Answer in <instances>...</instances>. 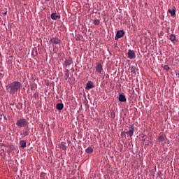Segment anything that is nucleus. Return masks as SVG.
<instances>
[{
    "label": "nucleus",
    "mask_w": 179,
    "mask_h": 179,
    "mask_svg": "<svg viewBox=\"0 0 179 179\" xmlns=\"http://www.w3.org/2000/svg\"><path fill=\"white\" fill-rule=\"evenodd\" d=\"M20 87H22L20 82L14 81L6 86V90L10 93V94H15L17 93V92H20Z\"/></svg>",
    "instance_id": "f257e3e1"
},
{
    "label": "nucleus",
    "mask_w": 179,
    "mask_h": 179,
    "mask_svg": "<svg viewBox=\"0 0 179 179\" xmlns=\"http://www.w3.org/2000/svg\"><path fill=\"white\" fill-rule=\"evenodd\" d=\"M27 120L24 118H20L16 122L17 127H19V128H24L27 125Z\"/></svg>",
    "instance_id": "f03ea898"
},
{
    "label": "nucleus",
    "mask_w": 179,
    "mask_h": 179,
    "mask_svg": "<svg viewBox=\"0 0 179 179\" xmlns=\"http://www.w3.org/2000/svg\"><path fill=\"white\" fill-rule=\"evenodd\" d=\"M49 43L52 44V45H53V47H55V45H57L58 44H61V40H59V38H52L49 41Z\"/></svg>",
    "instance_id": "7ed1b4c3"
},
{
    "label": "nucleus",
    "mask_w": 179,
    "mask_h": 179,
    "mask_svg": "<svg viewBox=\"0 0 179 179\" xmlns=\"http://www.w3.org/2000/svg\"><path fill=\"white\" fill-rule=\"evenodd\" d=\"M96 72L100 75H104V71L103 70V65H101V63L96 64Z\"/></svg>",
    "instance_id": "20e7f679"
},
{
    "label": "nucleus",
    "mask_w": 179,
    "mask_h": 179,
    "mask_svg": "<svg viewBox=\"0 0 179 179\" xmlns=\"http://www.w3.org/2000/svg\"><path fill=\"white\" fill-rule=\"evenodd\" d=\"M127 57L129 59H135V58H136V55H135V51L129 50L127 52Z\"/></svg>",
    "instance_id": "39448f33"
},
{
    "label": "nucleus",
    "mask_w": 179,
    "mask_h": 179,
    "mask_svg": "<svg viewBox=\"0 0 179 179\" xmlns=\"http://www.w3.org/2000/svg\"><path fill=\"white\" fill-rule=\"evenodd\" d=\"M125 33L124 32L123 30H119L116 32V36L115 37V40H118L119 38H121L124 37V35Z\"/></svg>",
    "instance_id": "423d86ee"
},
{
    "label": "nucleus",
    "mask_w": 179,
    "mask_h": 179,
    "mask_svg": "<svg viewBox=\"0 0 179 179\" xmlns=\"http://www.w3.org/2000/svg\"><path fill=\"white\" fill-rule=\"evenodd\" d=\"M72 64H73V61H72V59L70 58L64 61V65L65 68H69V66Z\"/></svg>",
    "instance_id": "0eeeda50"
},
{
    "label": "nucleus",
    "mask_w": 179,
    "mask_h": 179,
    "mask_svg": "<svg viewBox=\"0 0 179 179\" xmlns=\"http://www.w3.org/2000/svg\"><path fill=\"white\" fill-rule=\"evenodd\" d=\"M93 87H94V83H93V82H92V81H89L86 84L85 90H90V89H93Z\"/></svg>",
    "instance_id": "6e6552de"
},
{
    "label": "nucleus",
    "mask_w": 179,
    "mask_h": 179,
    "mask_svg": "<svg viewBox=\"0 0 179 179\" xmlns=\"http://www.w3.org/2000/svg\"><path fill=\"white\" fill-rule=\"evenodd\" d=\"M134 131H135V128L131 127L129 128V131H126V134L129 135V136H132L134 135Z\"/></svg>",
    "instance_id": "1a4fd4ad"
},
{
    "label": "nucleus",
    "mask_w": 179,
    "mask_h": 179,
    "mask_svg": "<svg viewBox=\"0 0 179 179\" xmlns=\"http://www.w3.org/2000/svg\"><path fill=\"white\" fill-rule=\"evenodd\" d=\"M119 101H121L122 103L127 101V98L125 97V95H119Z\"/></svg>",
    "instance_id": "9d476101"
},
{
    "label": "nucleus",
    "mask_w": 179,
    "mask_h": 179,
    "mask_svg": "<svg viewBox=\"0 0 179 179\" xmlns=\"http://www.w3.org/2000/svg\"><path fill=\"white\" fill-rule=\"evenodd\" d=\"M169 13H171V16H174L176 15V7L173 6L171 9L168 10Z\"/></svg>",
    "instance_id": "9b49d317"
},
{
    "label": "nucleus",
    "mask_w": 179,
    "mask_h": 179,
    "mask_svg": "<svg viewBox=\"0 0 179 179\" xmlns=\"http://www.w3.org/2000/svg\"><path fill=\"white\" fill-rule=\"evenodd\" d=\"M57 110H61L64 109V103H57L56 106Z\"/></svg>",
    "instance_id": "f8f14e48"
},
{
    "label": "nucleus",
    "mask_w": 179,
    "mask_h": 179,
    "mask_svg": "<svg viewBox=\"0 0 179 179\" xmlns=\"http://www.w3.org/2000/svg\"><path fill=\"white\" fill-rule=\"evenodd\" d=\"M158 141H159V142H165V143H166V138L163 135H160L158 137Z\"/></svg>",
    "instance_id": "ddd939ff"
},
{
    "label": "nucleus",
    "mask_w": 179,
    "mask_h": 179,
    "mask_svg": "<svg viewBox=\"0 0 179 179\" xmlns=\"http://www.w3.org/2000/svg\"><path fill=\"white\" fill-rule=\"evenodd\" d=\"M59 19V16H58V15H57V13H52L51 14V19H52V20H57V19Z\"/></svg>",
    "instance_id": "4468645a"
},
{
    "label": "nucleus",
    "mask_w": 179,
    "mask_h": 179,
    "mask_svg": "<svg viewBox=\"0 0 179 179\" xmlns=\"http://www.w3.org/2000/svg\"><path fill=\"white\" fill-rule=\"evenodd\" d=\"M60 149L62 150H66V143H61Z\"/></svg>",
    "instance_id": "2eb2a0df"
},
{
    "label": "nucleus",
    "mask_w": 179,
    "mask_h": 179,
    "mask_svg": "<svg viewBox=\"0 0 179 179\" xmlns=\"http://www.w3.org/2000/svg\"><path fill=\"white\" fill-rule=\"evenodd\" d=\"M86 153H88L89 155H90V153H93V148L92 147H88L86 150H85Z\"/></svg>",
    "instance_id": "dca6fc26"
},
{
    "label": "nucleus",
    "mask_w": 179,
    "mask_h": 179,
    "mask_svg": "<svg viewBox=\"0 0 179 179\" xmlns=\"http://www.w3.org/2000/svg\"><path fill=\"white\" fill-rule=\"evenodd\" d=\"M20 147L24 149V148H26V141L22 140L21 141H20Z\"/></svg>",
    "instance_id": "f3484780"
},
{
    "label": "nucleus",
    "mask_w": 179,
    "mask_h": 179,
    "mask_svg": "<svg viewBox=\"0 0 179 179\" xmlns=\"http://www.w3.org/2000/svg\"><path fill=\"white\" fill-rule=\"evenodd\" d=\"M169 39L171 40V41H172V43H174V41H176V35L171 34L169 36Z\"/></svg>",
    "instance_id": "a211bd4d"
},
{
    "label": "nucleus",
    "mask_w": 179,
    "mask_h": 179,
    "mask_svg": "<svg viewBox=\"0 0 179 179\" xmlns=\"http://www.w3.org/2000/svg\"><path fill=\"white\" fill-rule=\"evenodd\" d=\"M69 73H70L69 69H66L65 72L66 80H68V78L69 77Z\"/></svg>",
    "instance_id": "6ab92c4d"
},
{
    "label": "nucleus",
    "mask_w": 179,
    "mask_h": 179,
    "mask_svg": "<svg viewBox=\"0 0 179 179\" xmlns=\"http://www.w3.org/2000/svg\"><path fill=\"white\" fill-rule=\"evenodd\" d=\"M93 23L95 26H99V24H100V21L98 19H94Z\"/></svg>",
    "instance_id": "aec40b11"
},
{
    "label": "nucleus",
    "mask_w": 179,
    "mask_h": 179,
    "mask_svg": "<svg viewBox=\"0 0 179 179\" xmlns=\"http://www.w3.org/2000/svg\"><path fill=\"white\" fill-rule=\"evenodd\" d=\"M29 134H30V131H29V130H25V131H24V132H23L24 136H29Z\"/></svg>",
    "instance_id": "412c9836"
},
{
    "label": "nucleus",
    "mask_w": 179,
    "mask_h": 179,
    "mask_svg": "<svg viewBox=\"0 0 179 179\" xmlns=\"http://www.w3.org/2000/svg\"><path fill=\"white\" fill-rule=\"evenodd\" d=\"M164 69L165 71H169V69H170V67L169 66H167V65H165V66H164Z\"/></svg>",
    "instance_id": "4be33fe9"
},
{
    "label": "nucleus",
    "mask_w": 179,
    "mask_h": 179,
    "mask_svg": "<svg viewBox=\"0 0 179 179\" xmlns=\"http://www.w3.org/2000/svg\"><path fill=\"white\" fill-rule=\"evenodd\" d=\"M1 73H0V75H1V78H3V76H4V73H3V71H1Z\"/></svg>",
    "instance_id": "5701e85b"
},
{
    "label": "nucleus",
    "mask_w": 179,
    "mask_h": 179,
    "mask_svg": "<svg viewBox=\"0 0 179 179\" xmlns=\"http://www.w3.org/2000/svg\"><path fill=\"white\" fill-rule=\"evenodd\" d=\"M76 40L77 41H79V40H80V37H77V38H76Z\"/></svg>",
    "instance_id": "b1692460"
},
{
    "label": "nucleus",
    "mask_w": 179,
    "mask_h": 179,
    "mask_svg": "<svg viewBox=\"0 0 179 179\" xmlns=\"http://www.w3.org/2000/svg\"><path fill=\"white\" fill-rule=\"evenodd\" d=\"M6 13H7L6 12V13H4V15H6Z\"/></svg>",
    "instance_id": "393cba45"
},
{
    "label": "nucleus",
    "mask_w": 179,
    "mask_h": 179,
    "mask_svg": "<svg viewBox=\"0 0 179 179\" xmlns=\"http://www.w3.org/2000/svg\"><path fill=\"white\" fill-rule=\"evenodd\" d=\"M102 78H103V79H104V76H103V77H102Z\"/></svg>",
    "instance_id": "a878e982"
},
{
    "label": "nucleus",
    "mask_w": 179,
    "mask_h": 179,
    "mask_svg": "<svg viewBox=\"0 0 179 179\" xmlns=\"http://www.w3.org/2000/svg\"><path fill=\"white\" fill-rule=\"evenodd\" d=\"M45 1H50V0H45Z\"/></svg>",
    "instance_id": "bb28decb"
}]
</instances>
